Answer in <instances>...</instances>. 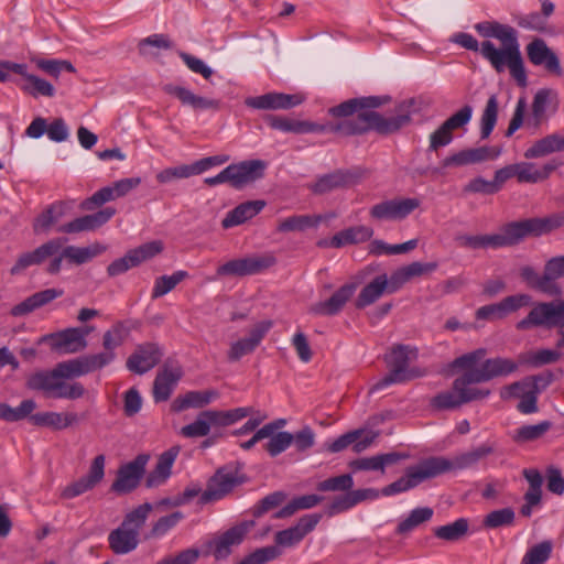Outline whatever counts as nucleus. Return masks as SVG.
<instances>
[{"label":"nucleus","mask_w":564,"mask_h":564,"mask_svg":"<svg viewBox=\"0 0 564 564\" xmlns=\"http://www.w3.org/2000/svg\"><path fill=\"white\" fill-rule=\"evenodd\" d=\"M183 371L181 367H167L158 372L153 382V399L163 402L170 399L176 383L181 380Z\"/></svg>","instance_id":"31"},{"label":"nucleus","mask_w":564,"mask_h":564,"mask_svg":"<svg viewBox=\"0 0 564 564\" xmlns=\"http://www.w3.org/2000/svg\"><path fill=\"white\" fill-rule=\"evenodd\" d=\"M63 294L64 291L62 289H46L36 292L23 300L21 303L14 305L10 313L12 316H25L33 311L43 307L44 305L61 297Z\"/></svg>","instance_id":"34"},{"label":"nucleus","mask_w":564,"mask_h":564,"mask_svg":"<svg viewBox=\"0 0 564 564\" xmlns=\"http://www.w3.org/2000/svg\"><path fill=\"white\" fill-rule=\"evenodd\" d=\"M36 403L31 399L23 400L19 406L12 408L7 403H0V419L6 422H18L30 417Z\"/></svg>","instance_id":"50"},{"label":"nucleus","mask_w":564,"mask_h":564,"mask_svg":"<svg viewBox=\"0 0 564 564\" xmlns=\"http://www.w3.org/2000/svg\"><path fill=\"white\" fill-rule=\"evenodd\" d=\"M553 550V543L550 540L542 541L530 547L522 557L521 564H545Z\"/></svg>","instance_id":"61"},{"label":"nucleus","mask_w":564,"mask_h":564,"mask_svg":"<svg viewBox=\"0 0 564 564\" xmlns=\"http://www.w3.org/2000/svg\"><path fill=\"white\" fill-rule=\"evenodd\" d=\"M268 163L263 160H246L228 165L230 186L242 189L264 176Z\"/></svg>","instance_id":"17"},{"label":"nucleus","mask_w":564,"mask_h":564,"mask_svg":"<svg viewBox=\"0 0 564 564\" xmlns=\"http://www.w3.org/2000/svg\"><path fill=\"white\" fill-rule=\"evenodd\" d=\"M105 460L104 455H97L93 459L87 475L63 488L61 497L73 499L95 488L105 476Z\"/></svg>","instance_id":"20"},{"label":"nucleus","mask_w":564,"mask_h":564,"mask_svg":"<svg viewBox=\"0 0 564 564\" xmlns=\"http://www.w3.org/2000/svg\"><path fill=\"white\" fill-rule=\"evenodd\" d=\"M519 360L510 358L495 357L484 360L480 368L475 370L479 373L478 380L490 381L498 377H508L519 369Z\"/></svg>","instance_id":"33"},{"label":"nucleus","mask_w":564,"mask_h":564,"mask_svg":"<svg viewBox=\"0 0 564 564\" xmlns=\"http://www.w3.org/2000/svg\"><path fill=\"white\" fill-rule=\"evenodd\" d=\"M499 154L500 150L487 147L467 149L446 156L441 164L443 167L463 166L479 163L489 159H496Z\"/></svg>","instance_id":"32"},{"label":"nucleus","mask_w":564,"mask_h":564,"mask_svg":"<svg viewBox=\"0 0 564 564\" xmlns=\"http://www.w3.org/2000/svg\"><path fill=\"white\" fill-rule=\"evenodd\" d=\"M104 250L105 248L99 245H93L89 247H62L61 253L51 260L46 271L50 274H56L61 271L63 260L79 265L90 261L91 259L100 254Z\"/></svg>","instance_id":"22"},{"label":"nucleus","mask_w":564,"mask_h":564,"mask_svg":"<svg viewBox=\"0 0 564 564\" xmlns=\"http://www.w3.org/2000/svg\"><path fill=\"white\" fill-rule=\"evenodd\" d=\"M109 547L115 554H128L134 551L139 544V535L135 531L120 524L108 535Z\"/></svg>","instance_id":"40"},{"label":"nucleus","mask_w":564,"mask_h":564,"mask_svg":"<svg viewBox=\"0 0 564 564\" xmlns=\"http://www.w3.org/2000/svg\"><path fill=\"white\" fill-rule=\"evenodd\" d=\"M384 101L386 100H383L381 97L377 96L352 98L335 107L329 108L328 113L334 118L340 119L339 121L357 120L361 115L365 113H375L377 116H382L381 113L375 111L373 109L383 105Z\"/></svg>","instance_id":"15"},{"label":"nucleus","mask_w":564,"mask_h":564,"mask_svg":"<svg viewBox=\"0 0 564 564\" xmlns=\"http://www.w3.org/2000/svg\"><path fill=\"white\" fill-rule=\"evenodd\" d=\"M562 227H564V212L508 223L512 246L520 243L527 237H541Z\"/></svg>","instance_id":"5"},{"label":"nucleus","mask_w":564,"mask_h":564,"mask_svg":"<svg viewBox=\"0 0 564 564\" xmlns=\"http://www.w3.org/2000/svg\"><path fill=\"white\" fill-rule=\"evenodd\" d=\"M180 451L181 447L176 445L160 455L155 468L147 477L145 486L148 488L158 487L166 481Z\"/></svg>","instance_id":"35"},{"label":"nucleus","mask_w":564,"mask_h":564,"mask_svg":"<svg viewBox=\"0 0 564 564\" xmlns=\"http://www.w3.org/2000/svg\"><path fill=\"white\" fill-rule=\"evenodd\" d=\"M403 458L398 453L380 454L371 457H362L350 463L352 470H380L384 471L386 466L397 464Z\"/></svg>","instance_id":"44"},{"label":"nucleus","mask_w":564,"mask_h":564,"mask_svg":"<svg viewBox=\"0 0 564 564\" xmlns=\"http://www.w3.org/2000/svg\"><path fill=\"white\" fill-rule=\"evenodd\" d=\"M486 355L487 350L485 348H478L455 358L451 364L453 368H458L465 371L460 377L454 380V388L456 391L460 392L463 404L486 399L490 394L489 389L473 386L486 382L485 380H478L479 373L475 370V367L485 358Z\"/></svg>","instance_id":"3"},{"label":"nucleus","mask_w":564,"mask_h":564,"mask_svg":"<svg viewBox=\"0 0 564 564\" xmlns=\"http://www.w3.org/2000/svg\"><path fill=\"white\" fill-rule=\"evenodd\" d=\"M356 291V284H345L328 300L316 303L312 311L318 315L332 316L338 314Z\"/></svg>","instance_id":"36"},{"label":"nucleus","mask_w":564,"mask_h":564,"mask_svg":"<svg viewBox=\"0 0 564 564\" xmlns=\"http://www.w3.org/2000/svg\"><path fill=\"white\" fill-rule=\"evenodd\" d=\"M529 61L555 75H562L561 62L557 55L547 46L544 40L534 39L527 45Z\"/></svg>","instance_id":"29"},{"label":"nucleus","mask_w":564,"mask_h":564,"mask_svg":"<svg viewBox=\"0 0 564 564\" xmlns=\"http://www.w3.org/2000/svg\"><path fill=\"white\" fill-rule=\"evenodd\" d=\"M420 205L417 197H397L373 205L369 214L377 220H403Z\"/></svg>","instance_id":"12"},{"label":"nucleus","mask_w":564,"mask_h":564,"mask_svg":"<svg viewBox=\"0 0 564 564\" xmlns=\"http://www.w3.org/2000/svg\"><path fill=\"white\" fill-rule=\"evenodd\" d=\"M498 118V99L496 95L489 97L480 118V137L487 139L491 134Z\"/></svg>","instance_id":"54"},{"label":"nucleus","mask_w":564,"mask_h":564,"mask_svg":"<svg viewBox=\"0 0 564 564\" xmlns=\"http://www.w3.org/2000/svg\"><path fill=\"white\" fill-rule=\"evenodd\" d=\"M163 357V350L155 343H144L137 346L127 359V368L138 375H143L154 368Z\"/></svg>","instance_id":"24"},{"label":"nucleus","mask_w":564,"mask_h":564,"mask_svg":"<svg viewBox=\"0 0 564 564\" xmlns=\"http://www.w3.org/2000/svg\"><path fill=\"white\" fill-rule=\"evenodd\" d=\"M562 354L558 350L541 349L538 351L521 352L518 360L522 365H530L532 367H540L543 365L554 364L558 361Z\"/></svg>","instance_id":"49"},{"label":"nucleus","mask_w":564,"mask_h":564,"mask_svg":"<svg viewBox=\"0 0 564 564\" xmlns=\"http://www.w3.org/2000/svg\"><path fill=\"white\" fill-rule=\"evenodd\" d=\"M457 243L468 249H500L512 247L508 224L503 225L499 231L490 235H459L455 238Z\"/></svg>","instance_id":"21"},{"label":"nucleus","mask_w":564,"mask_h":564,"mask_svg":"<svg viewBox=\"0 0 564 564\" xmlns=\"http://www.w3.org/2000/svg\"><path fill=\"white\" fill-rule=\"evenodd\" d=\"M531 296L528 294H516L505 297L499 303L484 305L476 311L477 319L496 321L502 319L518 310L529 306Z\"/></svg>","instance_id":"19"},{"label":"nucleus","mask_w":564,"mask_h":564,"mask_svg":"<svg viewBox=\"0 0 564 564\" xmlns=\"http://www.w3.org/2000/svg\"><path fill=\"white\" fill-rule=\"evenodd\" d=\"M413 100L400 102L390 117L365 113L357 120L338 121L336 123L318 124L302 121L301 133L333 132L343 137L364 134L370 130L388 135L398 132L411 122Z\"/></svg>","instance_id":"2"},{"label":"nucleus","mask_w":564,"mask_h":564,"mask_svg":"<svg viewBox=\"0 0 564 564\" xmlns=\"http://www.w3.org/2000/svg\"><path fill=\"white\" fill-rule=\"evenodd\" d=\"M322 220L321 215H294L279 221L276 230L280 232L304 231L316 228Z\"/></svg>","instance_id":"46"},{"label":"nucleus","mask_w":564,"mask_h":564,"mask_svg":"<svg viewBox=\"0 0 564 564\" xmlns=\"http://www.w3.org/2000/svg\"><path fill=\"white\" fill-rule=\"evenodd\" d=\"M48 341L52 350L62 354H70L87 347L85 333L82 328H68L56 334L45 335L40 343Z\"/></svg>","instance_id":"25"},{"label":"nucleus","mask_w":564,"mask_h":564,"mask_svg":"<svg viewBox=\"0 0 564 564\" xmlns=\"http://www.w3.org/2000/svg\"><path fill=\"white\" fill-rule=\"evenodd\" d=\"M165 93L176 97L183 105L192 107L194 110L218 111L221 102L218 99L206 98L194 94L192 90L175 85H166Z\"/></svg>","instance_id":"30"},{"label":"nucleus","mask_w":564,"mask_h":564,"mask_svg":"<svg viewBox=\"0 0 564 564\" xmlns=\"http://www.w3.org/2000/svg\"><path fill=\"white\" fill-rule=\"evenodd\" d=\"M388 288L387 274L377 275L370 283L364 286L356 300V307L364 308L379 300Z\"/></svg>","instance_id":"43"},{"label":"nucleus","mask_w":564,"mask_h":564,"mask_svg":"<svg viewBox=\"0 0 564 564\" xmlns=\"http://www.w3.org/2000/svg\"><path fill=\"white\" fill-rule=\"evenodd\" d=\"M149 459V454H140L133 460L120 466L117 478L112 482L110 490L118 495H126L133 491L139 486L145 473V466Z\"/></svg>","instance_id":"11"},{"label":"nucleus","mask_w":564,"mask_h":564,"mask_svg":"<svg viewBox=\"0 0 564 564\" xmlns=\"http://www.w3.org/2000/svg\"><path fill=\"white\" fill-rule=\"evenodd\" d=\"M373 236V229L368 226H355L344 229L333 236L329 243L333 248L356 245L368 241Z\"/></svg>","instance_id":"42"},{"label":"nucleus","mask_w":564,"mask_h":564,"mask_svg":"<svg viewBox=\"0 0 564 564\" xmlns=\"http://www.w3.org/2000/svg\"><path fill=\"white\" fill-rule=\"evenodd\" d=\"M218 397L215 390L206 391H188L177 395L171 403V411L175 413L183 412L187 409H202L208 405Z\"/></svg>","instance_id":"37"},{"label":"nucleus","mask_w":564,"mask_h":564,"mask_svg":"<svg viewBox=\"0 0 564 564\" xmlns=\"http://www.w3.org/2000/svg\"><path fill=\"white\" fill-rule=\"evenodd\" d=\"M254 524L253 520L241 521L218 536L213 543L215 558H227L231 554V547L239 545Z\"/></svg>","instance_id":"26"},{"label":"nucleus","mask_w":564,"mask_h":564,"mask_svg":"<svg viewBox=\"0 0 564 564\" xmlns=\"http://www.w3.org/2000/svg\"><path fill=\"white\" fill-rule=\"evenodd\" d=\"M281 555L282 550L278 546H264L248 554L237 564H267L279 558Z\"/></svg>","instance_id":"63"},{"label":"nucleus","mask_w":564,"mask_h":564,"mask_svg":"<svg viewBox=\"0 0 564 564\" xmlns=\"http://www.w3.org/2000/svg\"><path fill=\"white\" fill-rule=\"evenodd\" d=\"M364 172L360 169L336 170L321 175L307 188L315 195H324L336 189L347 188L360 182Z\"/></svg>","instance_id":"10"},{"label":"nucleus","mask_w":564,"mask_h":564,"mask_svg":"<svg viewBox=\"0 0 564 564\" xmlns=\"http://www.w3.org/2000/svg\"><path fill=\"white\" fill-rule=\"evenodd\" d=\"M495 452L492 444L485 443L468 452L456 455L449 459L443 456L431 457L432 462L437 465L438 476L451 470L466 469L475 466L479 460L486 458Z\"/></svg>","instance_id":"13"},{"label":"nucleus","mask_w":564,"mask_h":564,"mask_svg":"<svg viewBox=\"0 0 564 564\" xmlns=\"http://www.w3.org/2000/svg\"><path fill=\"white\" fill-rule=\"evenodd\" d=\"M304 97L300 94L268 93L264 95L248 97L246 106L260 110H288L301 105Z\"/></svg>","instance_id":"23"},{"label":"nucleus","mask_w":564,"mask_h":564,"mask_svg":"<svg viewBox=\"0 0 564 564\" xmlns=\"http://www.w3.org/2000/svg\"><path fill=\"white\" fill-rule=\"evenodd\" d=\"M469 530V521L466 518H459L452 523L437 527L433 530L434 535L447 542L462 540Z\"/></svg>","instance_id":"47"},{"label":"nucleus","mask_w":564,"mask_h":564,"mask_svg":"<svg viewBox=\"0 0 564 564\" xmlns=\"http://www.w3.org/2000/svg\"><path fill=\"white\" fill-rule=\"evenodd\" d=\"M514 510L511 507H506L487 513L482 520V527L486 529L510 527L514 523Z\"/></svg>","instance_id":"57"},{"label":"nucleus","mask_w":564,"mask_h":564,"mask_svg":"<svg viewBox=\"0 0 564 564\" xmlns=\"http://www.w3.org/2000/svg\"><path fill=\"white\" fill-rule=\"evenodd\" d=\"M67 378L58 377L51 398L76 400L85 395L86 389L80 382H67Z\"/></svg>","instance_id":"53"},{"label":"nucleus","mask_w":564,"mask_h":564,"mask_svg":"<svg viewBox=\"0 0 564 564\" xmlns=\"http://www.w3.org/2000/svg\"><path fill=\"white\" fill-rule=\"evenodd\" d=\"M552 423L550 421H542L533 425H523L517 429L512 435L516 443H528L541 438L550 429Z\"/></svg>","instance_id":"52"},{"label":"nucleus","mask_w":564,"mask_h":564,"mask_svg":"<svg viewBox=\"0 0 564 564\" xmlns=\"http://www.w3.org/2000/svg\"><path fill=\"white\" fill-rule=\"evenodd\" d=\"M430 405L437 411L458 409L463 405L460 392L455 390L453 383L451 390L442 391L434 395L430 401Z\"/></svg>","instance_id":"56"},{"label":"nucleus","mask_w":564,"mask_h":564,"mask_svg":"<svg viewBox=\"0 0 564 564\" xmlns=\"http://www.w3.org/2000/svg\"><path fill=\"white\" fill-rule=\"evenodd\" d=\"M436 466L431 457L420 462L416 466L408 468L404 476L382 488V495L392 496L404 492L426 479L437 477L440 470Z\"/></svg>","instance_id":"9"},{"label":"nucleus","mask_w":564,"mask_h":564,"mask_svg":"<svg viewBox=\"0 0 564 564\" xmlns=\"http://www.w3.org/2000/svg\"><path fill=\"white\" fill-rule=\"evenodd\" d=\"M242 482L243 477L237 468L232 466L221 467L208 480L207 488L202 494L200 500L207 503L223 499Z\"/></svg>","instance_id":"8"},{"label":"nucleus","mask_w":564,"mask_h":564,"mask_svg":"<svg viewBox=\"0 0 564 564\" xmlns=\"http://www.w3.org/2000/svg\"><path fill=\"white\" fill-rule=\"evenodd\" d=\"M110 362V354H95L82 356L67 361H62L55 367L57 368L61 377L73 379L101 369Z\"/></svg>","instance_id":"14"},{"label":"nucleus","mask_w":564,"mask_h":564,"mask_svg":"<svg viewBox=\"0 0 564 564\" xmlns=\"http://www.w3.org/2000/svg\"><path fill=\"white\" fill-rule=\"evenodd\" d=\"M417 358V349L408 345H395L386 356L389 372L379 380L371 391L383 389L393 383H403L426 375L420 368H410V362Z\"/></svg>","instance_id":"4"},{"label":"nucleus","mask_w":564,"mask_h":564,"mask_svg":"<svg viewBox=\"0 0 564 564\" xmlns=\"http://www.w3.org/2000/svg\"><path fill=\"white\" fill-rule=\"evenodd\" d=\"M58 377L61 376L56 367L50 371H36L29 376L25 386L30 390L41 391L46 397H52Z\"/></svg>","instance_id":"45"},{"label":"nucleus","mask_w":564,"mask_h":564,"mask_svg":"<svg viewBox=\"0 0 564 564\" xmlns=\"http://www.w3.org/2000/svg\"><path fill=\"white\" fill-rule=\"evenodd\" d=\"M473 107L465 105L447 118L431 135L430 150L436 151L453 141V131L465 127L473 117Z\"/></svg>","instance_id":"16"},{"label":"nucleus","mask_w":564,"mask_h":564,"mask_svg":"<svg viewBox=\"0 0 564 564\" xmlns=\"http://www.w3.org/2000/svg\"><path fill=\"white\" fill-rule=\"evenodd\" d=\"M188 273L186 271H175L171 275H162L159 276L155 282L152 290L151 297L152 299H159L169 292H171L180 282H182L184 279H186Z\"/></svg>","instance_id":"60"},{"label":"nucleus","mask_w":564,"mask_h":564,"mask_svg":"<svg viewBox=\"0 0 564 564\" xmlns=\"http://www.w3.org/2000/svg\"><path fill=\"white\" fill-rule=\"evenodd\" d=\"M21 89L34 98L40 96L52 98L55 96L54 86L35 75H28V80L21 86Z\"/></svg>","instance_id":"58"},{"label":"nucleus","mask_w":564,"mask_h":564,"mask_svg":"<svg viewBox=\"0 0 564 564\" xmlns=\"http://www.w3.org/2000/svg\"><path fill=\"white\" fill-rule=\"evenodd\" d=\"M67 206L63 202H56L47 206L34 220L33 231L35 234H48L58 221L65 216Z\"/></svg>","instance_id":"39"},{"label":"nucleus","mask_w":564,"mask_h":564,"mask_svg":"<svg viewBox=\"0 0 564 564\" xmlns=\"http://www.w3.org/2000/svg\"><path fill=\"white\" fill-rule=\"evenodd\" d=\"M272 327L273 322L271 319H263L256 323L250 328L247 337L240 338L230 345L228 359L230 361H238L243 356L252 354Z\"/></svg>","instance_id":"18"},{"label":"nucleus","mask_w":564,"mask_h":564,"mask_svg":"<svg viewBox=\"0 0 564 564\" xmlns=\"http://www.w3.org/2000/svg\"><path fill=\"white\" fill-rule=\"evenodd\" d=\"M30 421L37 426H47L54 430H64L79 422V416L74 412H39L30 414Z\"/></svg>","instance_id":"38"},{"label":"nucleus","mask_w":564,"mask_h":564,"mask_svg":"<svg viewBox=\"0 0 564 564\" xmlns=\"http://www.w3.org/2000/svg\"><path fill=\"white\" fill-rule=\"evenodd\" d=\"M433 509L430 507H422L413 509L410 514L402 520L397 527L398 534H408L420 524L427 522L433 517Z\"/></svg>","instance_id":"51"},{"label":"nucleus","mask_w":564,"mask_h":564,"mask_svg":"<svg viewBox=\"0 0 564 564\" xmlns=\"http://www.w3.org/2000/svg\"><path fill=\"white\" fill-rule=\"evenodd\" d=\"M32 62L37 68L46 73L47 75L58 78L63 70L68 73H75L76 68L74 65L65 59H44V58H32Z\"/></svg>","instance_id":"62"},{"label":"nucleus","mask_w":564,"mask_h":564,"mask_svg":"<svg viewBox=\"0 0 564 564\" xmlns=\"http://www.w3.org/2000/svg\"><path fill=\"white\" fill-rule=\"evenodd\" d=\"M119 197H122L119 195V192L116 187V185L112 183L109 186H105L97 192H95L89 198H87L83 203V207L85 209H93L94 207L101 206L108 202L115 200Z\"/></svg>","instance_id":"64"},{"label":"nucleus","mask_w":564,"mask_h":564,"mask_svg":"<svg viewBox=\"0 0 564 564\" xmlns=\"http://www.w3.org/2000/svg\"><path fill=\"white\" fill-rule=\"evenodd\" d=\"M475 30L486 39H497L502 43L498 48L491 41L487 40L480 44L481 56L491 65L497 73L506 68L520 86L527 85V73L523 58L520 52L518 32L508 24L496 21L477 23Z\"/></svg>","instance_id":"1"},{"label":"nucleus","mask_w":564,"mask_h":564,"mask_svg":"<svg viewBox=\"0 0 564 564\" xmlns=\"http://www.w3.org/2000/svg\"><path fill=\"white\" fill-rule=\"evenodd\" d=\"M554 152H560L558 133L547 134L546 137L535 141L525 150L524 158L536 159Z\"/></svg>","instance_id":"48"},{"label":"nucleus","mask_w":564,"mask_h":564,"mask_svg":"<svg viewBox=\"0 0 564 564\" xmlns=\"http://www.w3.org/2000/svg\"><path fill=\"white\" fill-rule=\"evenodd\" d=\"M265 206L263 200H250L238 205L230 210L221 221L224 228H231L243 224L257 216Z\"/></svg>","instance_id":"41"},{"label":"nucleus","mask_w":564,"mask_h":564,"mask_svg":"<svg viewBox=\"0 0 564 564\" xmlns=\"http://www.w3.org/2000/svg\"><path fill=\"white\" fill-rule=\"evenodd\" d=\"M544 268L546 272L545 281H549L551 295H558L561 293V288L556 281L564 278V254L549 259L545 262Z\"/></svg>","instance_id":"55"},{"label":"nucleus","mask_w":564,"mask_h":564,"mask_svg":"<svg viewBox=\"0 0 564 564\" xmlns=\"http://www.w3.org/2000/svg\"><path fill=\"white\" fill-rule=\"evenodd\" d=\"M560 105V98L556 90L552 88L539 89L532 101V116L529 119L528 124H532L534 128H539L544 122L550 112L553 115L557 111Z\"/></svg>","instance_id":"28"},{"label":"nucleus","mask_w":564,"mask_h":564,"mask_svg":"<svg viewBox=\"0 0 564 564\" xmlns=\"http://www.w3.org/2000/svg\"><path fill=\"white\" fill-rule=\"evenodd\" d=\"M536 326H564V301L539 303L516 327L524 330Z\"/></svg>","instance_id":"7"},{"label":"nucleus","mask_w":564,"mask_h":564,"mask_svg":"<svg viewBox=\"0 0 564 564\" xmlns=\"http://www.w3.org/2000/svg\"><path fill=\"white\" fill-rule=\"evenodd\" d=\"M276 259L271 253L252 254L245 258L232 259L216 270L217 276H246L259 274L273 267Z\"/></svg>","instance_id":"6"},{"label":"nucleus","mask_w":564,"mask_h":564,"mask_svg":"<svg viewBox=\"0 0 564 564\" xmlns=\"http://www.w3.org/2000/svg\"><path fill=\"white\" fill-rule=\"evenodd\" d=\"M319 519L318 514H307L302 517L295 525L278 531L274 535V546L281 550V547H292L299 544L306 534L314 530Z\"/></svg>","instance_id":"27"},{"label":"nucleus","mask_w":564,"mask_h":564,"mask_svg":"<svg viewBox=\"0 0 564 564\" xmlns=\"http://www.w3.org/2000/svg\"><path fill=\"white\" fill-rule=\"evenodd\" d=\"M153 507L149 502L138 506L132 511L126 514L121 525L132 531H135V533L139 535L140 530L144 525Z\"/></svg>","instance_id":"59"}]
</instances>
